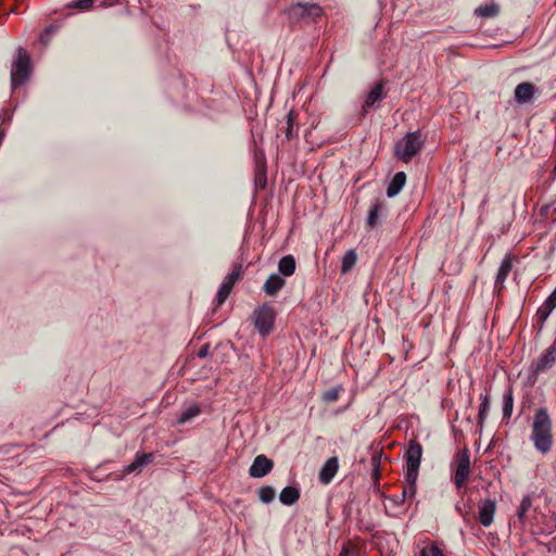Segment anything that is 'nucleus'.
Listing matches in <instances>:
<instances>
[{
  "instance_id": "f257e3e1",
  "label": "nucleus",
  "mask_w": 556,
  "mask_h": 556,
  "mask_svg": "<svg viewBox=\"0 0 556 556\" xmlns=\"http://www.w3.org/2000/svg\"><path fill=\"white\" fill-rule=\"evenodd\" d=\"M531 440L535 448L543 454L552 447V421L545 408H540L534 415Z\"/></svg>"
},
{
  "instance_id": "f03ea898",
  "label": "nucleus",
  "mask_w": 556,
  "mask_h": 556,
  "mask_svg": "<svg viewBox=\"0 0 556 556\" xmlns=\"http://www.w3.org/2000/svg\"><path fill=\"white\" fill-rule=\"evenodd\" d=\"M285 12L291 24L315 22L324 14V10L320 5L311 2L291 4Z\"/></svg>"
},
{
  "instance_id": "7ed1b4c3",
  "label": "nucleus",
  "mask_w": 556,
  "mask_h": 556,
  "mask_svg": "<svg viewBox=\"0 0 556 556\" xmlns=\"http://www.w3.org/2000/svg\"><path fill=\"white\" fill-rule=\"evenodd\" d=\"M424 138L420 131L408 132L395 144V155L408 163L421 149Z\"/></svg>"
},
{
  "instance_id": "20e7f679",
  "label": "nucleus",
  "mask_w": 556,
  "mask_h": 556,
  "mask_svg": "<svg viewBox=\"0 0 556 556\" xmlns=\"http://www.w3.org/2000/svg\"><path fill=\"white\" fill-rule=\"evenodd\" d=\"M29 73V55L23 47H18L11 68V81L13 87L24 84L27 80Z\"/></svg>"
},
{
  "instance_id": "39448f33",
  "label": "nucleus",
  "mask_w": 556,
  "mask_h": 556,
  "mask_svg": "<svg viewBox=\"0 0 556 556\" xmlns=\"http://www.w3.org/2000/svg\"><path fill=\"white\" fill-rule=\"evenodd\" d=\"M453 465L455 466L453 482L459 490L465 486L470 473V453L467 447L455 455Z\"/></svg>"
},
{
  "instance_id": "423d86ee",
  "label": "nucleus",
  "mask_w": 556,
  "mask_h": 556,
  "mask_svg": "<svg viewBox=\"0 0 556 556\" xmlns=\"http://www.w3.org/2000/svg\"><path fill=\"white\" fill-rule=\"evenodd\" d=\"M252 320L258 333L263 337L271 332L275 321L274 308L264 304L253 313Z\"/></svg>"
},
{
  "instance_id": "0eeeda50",
  "label": "nucleus",
  "mask_w": 556,
  "mask_h": 556,
  "mask_svg": "<svg viewBox=\"0 0 556 556\" xmlns=\"http://www.w3.org/2000/svg\"><path fill=\"white\" fill-rule=\"evenodd\" d=\"M406 473L410 480L418 478L419 466L422 456V446L415 440H412L406 451Z\"/></svg>"
},
{
  "instance_id": "6e6552de",
  "label": "nucleus",
  "mask_w": 556,
  "mask_h": 556,
  "mask_svg": "<svg viewBox=\"0 0 556 556\" xmlns=\"http://www.w3.org/2000/svg\"><path fill=\"white\" fill-rule=\"evenodd\" d=\"M555 361L556 346L551 345L536 361L532 362L530 366V378L535 380L541 372L549 369L554 365Z\"/></svg>"
},
{
  "instance_id": "1a4fd4ad",
  "label": "nucleus",
  "mask_w": 556,
  "mask_h": 556,
  "mask_svg": "<svg viewBox=\"0 0 556 556\" xmlns=\"http://www.w3.org/2000/svg\"><path fill=\"white\" fill-rule=\"evenodd\" d=\"M533 497L534 493L525 495L517 508L516 516L521 526H526L533 519Z\"/></svg>"
},
{
  "instance_id": "9d476101",
  "label": "nucleus",
  "mask_w": 556,
  "mask_h": 556,
  "mask_svg": "<svg viewBox=\"0 0 556 556\" xmlns=\"http://www.w3.org/2000/svg\"><path fill=\"white\" fill-rule=\"evenodd\" d=\"M274 467V463L265 455H257L250 469L249 473L253 478H263L268 475Z\"/></svg>"
},
{
  "instance_id": "9b49d317",
  "label": "nucleus",
  "mask_w": 556,
  "mask_h": 556,
  "mask_svg": "<svg viewBox=\"0 0 556 556\" xmlns=\"http://www.w3.org/2000/svg\"><path fill=\"white\" fill-rule=\"evenodd\" d=\"M496 510V503L493 500H484L479 503L478 507V520L479 522L488 528L492 525L494 519V514Z\"/></svg>"
},
{
  "instance_id": "f8f14e48",
  "label": "nucleus",
  "mask_w": 556,
  "mask_h": 556,
  "mask_svg": "<svg viewBox=\"0 0 556 556\" xmlns=\"http://www.w3.org/2000/svg\"><path fill=\"white\" fill-rule=\"evenodd\" d=\"M239 277H240V268L232 270L230 274H228L224 278L223 283L217 293V305L218 306L222 305L226 301V299L228 298V295L230 294V292L232 290L233 285L239 279Z\"/></svg>"
},
{
  "instance_id": "ddd939ff",
  "label": "nucleus",
  "mask_w": 556,
  "mask_h": 556,
  "mask_svg": "<svg viewBox=\"0 0 556 556\" xmlns=\"http://www.w3.org/2000/svg\"><path fill=\"white\" fill-rule=\"evenodd\" d=\"M339 469V459L333 456L327 459L319 471V481L324 484H328L332 481Z\"/></svg>"
},
{
  "instance_id": "4468645a",
  "label": "nucleus",
  "mask_w": 556,
  "mask_h": 556,
  "mask_svg": "<svg viewBox=\"0 0 556 556\" xmlns=\"http://www.w3.org/2000/svg\"><path fill=\"white\" fill-rule=\"evenodd\" d=\"M388 208L387 206L380 202L376 201L369 208L367 216V225L371 228L377 227L381 219L387 216Z\"/></svg>"
},
{
  "instance_id": "2eb2a0df",
  "label": "nucleus",
  "mask_w": 556,
  "mask_h": 556,
  "mask_svg": "<svg viewBox=\"0 0 556 556\" xmlns=\"http://www.w3.org/2000/svg\"><path fill=\"white\" fill-rule=\"evenodd\" d=\"M153 453L137 454L134 462L125 467L124 472L129 475L134 472H140L144 466L153 460Z\"/></svg>"
},
{
  "instance_id": "dca6fc26",
  "label": "nucleus",
  "mask_w": 556,
  "mask_h": 556,
  "mask_svg": "<svg viewBox=\"0 0 556 556\" xmlns=\"http://www.w3.org/2000/svg\"><path fill=\"white\" fill-rule=\"evenodd\" d=\"M534 94V86L531 83H520L515 88V100L520 103H528Z\"/></svg>"
},
{
  "instance_id": "f3484780",
  "label": "nucleus",
  "mask_w": 556,
  "mask_h": 556,
  "mask_svg": "<svg viewBox=\"0 0 556 556\" xmlns=\"http://www.w3.org/2000/svg\"><path fill=\"white\" fill-rule=\"evenodd\" d=\"M384 98L382 84H377L367 94L363 110L367 112L369 109L375 108Z\"/></svg>"
},
{
  "instance_id": "a211bd4d",
  "label": "nucleus",
  "mask_w": 556,
  "mask_h": 556,
  "mask_svg": "<svg viewBox=\"0 0 556 556\" xmlns=\"http://www.w3.org/2000/svg\"><path fill=\"white\" fill-rule=\"evenodd\" d=\"M556 307V288L554 291L549 294V296L545 300V302L539 307L536 312L538 319L543 324L553 309Z\"/></svg>"
},
{
  "instance_id": "6ab92c4d",
  "label": "nucleus",
  "mask_w": 556,
  "mask_h": 556,
  "mask_svg": "<svg viewBox=\"0 0 556 556\" xmlns=\"http://www.w3.org/2000/svg\"><path fill=\"white\" fill-rule=\"evenodd\" d=\"M406 182V175L404 172L396 173L387 188V195L393 198L397 195Z\"/></svg>"
},
{
  "instance_id": "aec40b11",
  "label": "nucleus",
  "mask_w": 556,
  "mask_h": 556,
  "mask_svg": "<svg viewBox=\"0 0 556 556\" xmlns=\"http://www.w3.org/2000/svg\"><path fill=\"white\" fill-rule=\"evenodd\" d=\"M300 498V490L295 486L289 485L281 490L279 494V501L281 504L291 506L295 504Z\"/></svg>"
},
{
  "instance_id": "412c9836",
  "label": "nucleus",
  "mask_w": 556,
  "mask_h": 556,
  "mask_svg": "<svg viewBox=\"0 0 556 556\" xmlns=\"http://www.w3.org/2000/svg\"><path fill=\"white\" fill-rule=\"evenodd\" d=\"M286 281L282 277L277 274H271L264 283V291L268 295L276 294L283 286Z\"/></svg>"
},
{
  "instance_id": "4be33fe9",
  "label": "nucleus",
  "mask_w": 556,
  "mask_h": 556,
  "mask_svg": "<svg viewBox=\"0 0 556 556\" xmlns=\"http://www.w3.org/2000/svg\"><path fill=\"white\" fill-rule=\"evenodd\" d=\"M511 260L509 256H506L498 268L496 278H495V288L501 289L503 287L504 281L506 280L508 274L511 270Z\"/></svg>"
},
{
  "instance_id": "5701e85b",
  "label": "nucleus",
  "mask_w": 556,
  "mask_h": 556,
  "mask_svg": "<svg viewBox=\"0 0 556 556\" xmlns=\"http://www.w3.org/2000/svg\"><path fill=\"white\" fill-rule=\"evenodd\" d=\"M278 269L283 276H291L295 270V260L292 255H286L280 258Z\"/></svg>"
},
{
  "instance_id": "b1692460",
  "label": "nucleus",
  "mask_w": 556,
  "mask_h": 556,
  "mask_svg": "<svg viewBox=\"0 0 556 556\" xmlns=\"http://www.w3.org/2000/svg\"><path fill=\"white\" fill-rule=\"evenodd\" d=\"M498 12H500V7L497 3H494V2L484 4V5H480L475 11V13L481 17H494L498 14Z\"/></svg>"
},
{
  "instance_id": "393cba45",
  "label": "nucleus",
  "mask_w": 556,
  "mask_h": 556,
  "mask_svg": "<svg viewBox=\"0 0 556 556\" xmlns=\"http://www.w3.org/2000/svg\"><path fill=\"white\" fill-rule=\"evenodd\" d=\"M406 485L403 488L400 502L403 503L406 498H412L416 494V481L417 479L410 480L408 475H405Z\"/></svg>"
},
{
  "instance_id": "a878e982",
  "label": "nucleus",
  "mask_w": 556,
  "mask_h": 556,
  "mask_svg": "<svg viewBox=\"0 0 556 556\" xmlns=\"http://www.w3.org/2000/svg\"><path fill=\"white\" fill-rule=\"evenodd\" d=\"M201 409L198 405H191L185 410L181 412L179 417L177 418V424L184 425L190 421L192 418L197 417L200 414Z\"/></svg>"
},
{
  "instance_id": "bb28decb",
  "label": "nucleus",
  "mask_w": 556,
  "mask_h": 556,
  "mask_svg": "<svg viewBox=\"0 0 556 556\" xmlns=\"http://www.w3.org/2000/svg\"><path fill=\"white\" fill-rule=\"evenodd\" d=\"M357 255L354 250H349L342 258L341 271L342 274L349 273L355 265Z\"/></svg>"
},
{
  "instance_id": "cd10ccee",
  "label": "nucleus",
  "mask_w": 556,
  "mask_h": 556,
  "mask_svg": "<svg viewBox=\"0 0 556 556\" xmlns=\"http://www.w3.org/2000/svg\"><path fill=\"white\" fill-rule=\"evenodd\" d=\"M514 407V397L511 390H508L503 397V417L509 418L513 413Z\"/></svg>"
},
{
  "instance_id": "c85d7f7f",
  "label": "nucleus",
  "mask_w": 556,
  "mask_h": 556,
  "mask_svg": "<svg viewBox=\"0 0 556 556\" xmlns=\"http://www.w3.org/2000/svg\"><path fill=\"white\" fill-rule=\"evenodd\" d=\"M275 489L269 485L262 486L258 490V498L261 502L265 504L271 503L275 500Z\"/></svg>"
},
{
  "instance_id": "c756f323",
  "label": "nucleus",
  "mask_w": 556,
  "mask_h": 556,
  "mask_svg": "<svg viewBox=\"0 0 556 556\" xmlns=\"http://www.w3.org/2000/svg\"><path fill=\"white\" fill-rule=\"evenodd\" d=\"M490 410V402H489V399L486 395H483L482 396V402L480 404V408H479V424L482 425L483 421L485 420L486 416H488V413Z\"/></svg>"
},
{
  "instance_id": "7c9ffc66",
  "label": "nucleus",
  "mask_w": 556,
  "mask_h": 556,
  "mask_svg": "<svg viewBox=\"0 0 556 556\" xmlns=\"http://www.w3.org/2000/svg\"><path fill=\"white\" fill-rule=\"evenodd\" d=\"M419 556H445L438 546L422 548Z\"/></svg>"
},
{
  "instance_id": "2f4dec72",
  "label": "nucleus",
  "mask_w": 556,
  "mask_h": 556,
  "mask_svg": "<svg viewBox=\"0 0 556 556\" xmlns=\"http://www.w3.org/2000/svg\"><path fill=\"white\" fill-rule=\"evenodd\" d=\"M93 0H75L72 3V7L81 9V10H88L92 7Z\"/></svg>"
},
{
  "instance_id": "473e14b6",
  "label": "nucleus",
  "mask_w": 556,
  "mask_h": 556,
  "mask_svg": "<svg viewBox=\"0 0 556 556\" xmlns=\"http://www.w3.org/2000/svg\"><path fill=\"white\" fill-rule=\"evenodd\" d=\"M339 397V390L331 389L324 393V400L327 402H334Z\"/></svg>"
},
{
  "instance_id": "72a5a7b5",
  "label": "nucleus",
  "mask_w": 556,
  "mask_h": 556,
  "mask_svg": "<svg viewBox=\"0 0 556 556\" xmlns=\"http://www.w3.org/2000/svg\"><path fill=\"white\" fill-rule=\"evenodd\" d=\"M285 135H286V138L288 140L292 139L293 137L296 136V130L294 129V127L292 125H287V128H286V131H285Z\"/></svg>"
},
{
  "instance_id": "f704fd0d",
  "label": "nucleus",
  "mask_w": 556,
  "mask_h": 556,
  "mask_svg": "<svg viewBox=\"0 0 556 556\" xmlns=\"http://www.w3.org/2000/svg\"><path fill=\"white\" fill-rule=\"evenodd\" d=\"M295 121H296V114L293 110H291L287 115V125L294 126Z\"/></svg>"
},
{
  "instance_id": "c9c22d12",
  "label": "nucleus",
  "mask_w": 556,
  "mask_h": 556,
  "mask_svg": "<svg viewBox=\"0 0 556 556\" xmlns=\"http://www.w3.org/2000/svg\"><path fill=\"white\" fill-rule=\"evenodd\" d=\"M208 344H204L199 351H198V357L204 358L208 355Z\"/></svg>"
},
{
  "instance_id": "e433bc0d",
  "label": "nucleus",
  "mask_w": 556,
  "mask_h": 556,
  "mask_svg": "<svg viewBox=\"0 0 556 556\" xmlns=\"http://www.w3.org/2000/svg\"><path fill=\"white\" fill-rule=\"evenodd\" d=\"M371 465L374 467L375 473L377 475L379 469V455L376 453L371 457Z\"/></svg>"
},
{
  "instance_id": "4c0bfd02",
  "label": "nucleus",
  "mask_w": 556,
  "mask_h": 556,
  "mask_svg": "<svg viewBox=\"0 0 556 556\" xmlns=\"http://www.w3.org/2000/svg\"><path fill=\"white\" fill-rule=\"evenodd\" d=\"M53 31L52 27L46 30V34L41 35L40 39L46 45L49 40V35Z\"/></svg>"
},
{
  "instance_id": "58836bf2",
  "label": "nucleus",
  "mask_w": 556,
  "mask_h": 556,
  "mask_svg": "<svg viewBox=\"0 0 556 556\" xmlns=\"http://www.w3.org/2000/svg\"><path fill=\"white\" fill-rule=\"evenodd\" d=\"M265 182H266V178H265V176H264V175H263V176L257 175V177H256V184H260L262 187H264V186H265Z\"/></svg>"
},
{
  "instance_id": "ea45409f",
  "label": "nucleus",
  "mask_w": 556,
  "mask_h": 556,
  "mask_svg": "<svg viewBox=\"0 0 556 556\" xmlns=\"http://www.w3.org/2000/svg\"><path fill=\"white\" fill-rule=\"evenodd\" d=\"M341 556H354V555L349 548L344 547L341 552Z\"/></svg>"
}]
</instances>
